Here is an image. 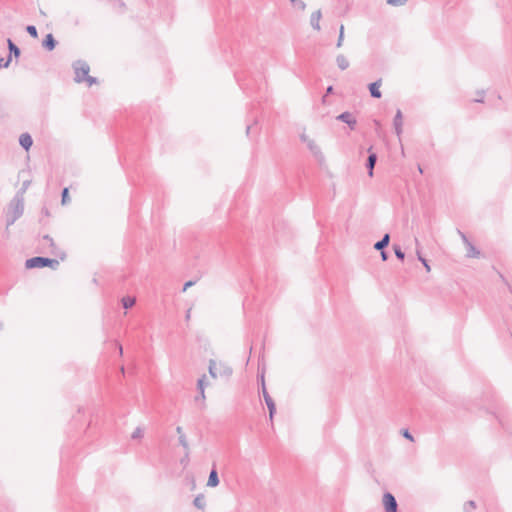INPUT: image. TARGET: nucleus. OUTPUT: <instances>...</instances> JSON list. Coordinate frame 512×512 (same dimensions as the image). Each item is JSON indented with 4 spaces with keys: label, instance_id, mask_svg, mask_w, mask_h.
Here are the masks:
<instances>
[{
    "label": "nucleus",
    "instance_id": "1",
    "mask_svg": "<svg viewBox=\"0 0 512 512\" xmlns=\"http://www.w3.org/2000/svg\"><path fill=\"white\" fill-rule=\"evenodd\" d=\"M24 212V200L19 196H14L10 201L6 210V225L7 227L13 225Z\"/></svg>",
    "mask_w": 512,
    "mask_h": 512
},
{
    "label": "nucleus",
    "instance_id": "2",
    "mask_svg": "<svg viewBox=\"0 0 512 512\" xmlns=\"http://www.w3.org/2000/svg\"><path fill=\"white\" fill-rule=\"evenodd\" d=\"M208 371L213 379L218 377L229 378L233 373V369L229 365L224 362H217L214 359L209 360Z\"/></svg>",
    "mask_w": 512,
    "mask_h": 512
},
{
    "label": "nucleus",
    "instance_id": "3",
    "mask_svg": "<svg viewBox=\"0 0 512 512\" xmlns=\"http://www.w3.org/2000/svg\"><path fill=\"white\" fill-rule=\"evenodd\" d=\"M59 265V262L55 259H50L46 257H32L26 260L25 267L28 269L32 268H43V267H52L55 268Z\"/></svg>",
    "mask_w": 512,
    "mask_h": 512
},
{
    "label": "nucleus",
    "instance_id": "4",
    "mask_svg": "<svg viewBox=\"0 0 512 512\" xmlns=\"http://www.w3.org/2000/svg\"><path fill=\"white\" fill-rule=\"evenodd\" d=\"M73 68L75 71V82H84V79L88 77L90 71L88 63L82 60H77L73 63Z\"/></svg>",
    "mask_w": 512,
    "mask_h": 512
},
{
    "label": "nucleus",
    "instance_id": "5",
    "mask_svg": "<svg viewBox=\"0 0 512 512\" xmlns=\"http://www.w3.org/2000/svg\"><path fill=\"white\" fill-rule=\"evenodd\" d=\"M260 381H261V385H262V395H263V398H264L265 403L267 405V408L269 410V418L272 421L273 417H274V414L276 412V405H275L274 400L272 399V397L269 395V393L266 390L264 374L263 373L260 376Z\"/></svg>",
    "mask_w": 512,
    "mask_h": 512
},
{
    "label": "nucleus",
    "instance_id": "6",
    "mask_svg": "<svg viewBox=\"0 0 512 512\" xmlns=\"http://www.w3.org/2000/svg\"><path fill=\"white\" fill-rule=\"evenodd\" d=\"M382 504L385 512H398V504L392 493L385 492L383 494Z\"/></svg>",
    "mask_w": 512,
    "mask_h": 512
},
{
    "label": "nucleus",
    "instance_id": "7",
    "mask_svg": "<svg viewBox=\"0 0 512 512\" xmlns=\"http://www.w3.org/2000/svg\"><path fill=\"white\" fill-rule=\"evenodd\" d=\"M337 120L346 123L350 129H355L357 121L352 113L346 111L337 116Z\"/></svg>",
    "mask_w": 512,
    "mask_h": 512
},
{
    "label": "nucleus",
    "instance_id": "8",
    "mask_svg": "<svg viewBox=\"0 0 512 512\" xmlns=\"http://www.w3.org/2000/svg\"><path fill=\"white\" fill-rule=\"evenodd\" d=\"M207 386L206 383V375H203L201 378L197 381V389L199 391V396L195 397V401L201 400L202 402L205 401V387Z\"/></svg>",
    "mask_w": 512,
    "mask_h": 512
},
{
    "label": "nucleus",
    "instance_id": "9",
    "mask_svg": "<svg viewBox=\"0 0 512 512\" xmlns=\"http://www.w3.org/2000/svg\"><path fill=\"white\" fill-rule=\"evenodd\" d=\"M393 126L395 129V133L398 137H400L402 133V126H403V115L400 109L396 111L394 120H393Z\"/></svg>",
    "mask_w": 512,
    "mask_h": 512
},
{
    "label": "nucleus",
    "instance_id": "10",
    "mask_svg": "<svg viewBox=\"0 0 512 512\" xmlns=\"http://www.w3.org/2000/svg\"><path fill=\"white\" fill-rule=\"evenodd\" d=\"M308 149L311 151V153L317 158L319 161H322L324 159V156L322 154V151L320 147L315 143L314 140H308L307 143Z\"/></svg>",
    "mask_w": 512,
    "mask_h": 512
},
{
    "label": "nucleus",
    "instance_id": "11",
    "mask_svg": "<svg viewBox=\"0 0 512 512\" xmlns=\"http://www.w3.org/2000/svg\"><path fill=\"white\" fill-rule=\"evenodd\" d=\"M381 84H382L381 79H378L377 81L369 84V91L373 98H377V99L381 98V96H382V93L380 91Z\"/></svg>",
    "mask_w": 512,
    "mask_h": 512
},
{
    "label": "nucleus",
    "instance_id": "12",
    "mask_svg": "<svg viewBox=\"0 0 512 512\" xmlns=\"http://www.w3.org/2000/svg\"><path fill=\"white\" fill-rule=\"evenodd\" d=\"M376 161H377V154L374 152H370V154L367 158V162H366V168L368 170V175L370 177L373 176Z\"/></svg>",
    "mask_w": 512,
    "mask_h": 512
},
{
    "label": "nucleus",
    "instance_id": "13",
    "mask_svg": "<svg viewBox=\"0 0 512 512\" xmlns=\"http://www.w3.org/2000/svg\"><path fill=\"white\" fill-rule=\"evenodd\" d=\"M322 17L321 10H317L311 14L310 17V24L313 27V29L319 31L321 29L320 27V19Z\"/></svg>",
    "mask_w": 512,
    "mask_h": 512
},
{
    "label": "nucleus",
    "instance_id": "14",
    "mask_svg": "<svg viewBox=\"0 0 512 512\" xmlns=\"http://www.w3.org/2000/svg\"><path fill=\"white\" fill-rule=\"evenodd\" d=\"M19 143L25 150H29L33 144V140L30 134L23 133L20 135Z\"/></svg>",
    "mask_w": 512,
    "mask_h": 512
},
{
    "label": "nucleus",
    "instance_id": "15",
    "mask_svg": "<svg viewBox=\"0 0 512 512\" xmlns=\"http://www.w3.org/2000/svg\"><path fill=\"white\" fill-rule=\"evenodd\" d=\"M56 44L57 42L51 33L47 34L42 42L43 47L49 51H52Z\"/></svg>",
    "mask_w": 512,
    "mask_h": 512
},
{
    "label": "nucleus",
    "instance_id": "16",
    "mask_svg": "<svg viewBox=\"0 0 512 512\" xmlns=\"http://www.w3.org/2000/svg\"><path fill=\"white\" fill-rule=\"evenodd\" d=\"M466 246V256L468 258H478L480 256V251L469 241L465 244Z\"/></svg>",
    "mask_w": 512,
    "mask_h": 512
},
{
    "label": "nucleus",
    "instance_id": "17",
    "mask_svg": "<svg viewBox=\"0 0 512 512\" xmlns=\"http://www.w3.org/2000/svg\"><path fill=\"white\" fill-rule=\"evenodd\" d=\"M336 64H337L338 68L342 71L346 70L350 65L349 60L343 54H338L336 56Z\"/></svg>",
    "mask_w": 512,
    "mask_h": 512
},
{
    "label": "nucleus",
    "instance_id": "18",
    "mask_svg": "<svg viewBox=\"0 0 512 512\" xmlns=\"http://www.w3.org/2000/svg\"><path fill=\"white\" fill-rule=\"evenodd\" d=\"M389 242H390V235L388 233H386V234H384V236L382 237L381 240H379L378 242H376L374 244V249L382 251L389 245Z\"/></svg>",
    "mask_w": 512,
    "mask_h": 512
},
{
    "label": "nucleus",
    "instance_id": "19",
    "mask_svg": "<svg viewBox=\"0 0 512 512\" xmlns=\"http://www.w3.org/2000/svg\"><path fill=\"white\" fill-rule=\"evenodd\" d=\"M219 484V477L218 473L215 468H213L209 474L207 486L209 487H216Z\"/></svg>",
    "mask_w": 512,
    "mask_h": 512
},
{
    "label": "nucleus",
    "instance_id": "20",
    "mask_svg": "<svg viewBox=\"0 0 512 512\" xmlns=\"http://www.w3.org/2000/svg\"><path fill=\"white\" fill-rule=\"evenodd\" d=\"M193 504L195 507H197L198 509H204L205 505H206V502H205V497L204 495L202 494H199L195 497L194 501H193Z\"/></svg>",
    "mask_w": 512,
    "mask_h": 512
},
{
    "label": "nucleus",
    "instance_id": "21",
    "mask_svg": "<svg viewBox=\"0 0 512 512\" xmlns=\"http://www.w3.org/2000/svg\"><path fill=\"white\" fill-rule=\"evenodd\" d=\"M179 444L185 450V457L188 458V456H189V444H188V441H187V438H186L185 434H181V436H179Z\"/></svg>",
    "mask_w": 512,
    "mask_h": 512
},
{
    "label": "nucleus",
    "instance_id": "22",
    "mask_svg": "<svg viewBox=\"0 0 512 512\" xmlns=\"http://www.w3.org/2000/svg\"><path fill=\"white\" fill-rule=\"evenodd\" d=\"M7 43L10 54H13L15 57H18L20 55V49L17 47V45L11 39H8Z\"/></svg>",
    "mask_w": 512,
    "mask_h": 512
},
{
    "label": "nucleus",
    "instance_id": "23",
    "mask_svg": "<svg viewBox=\"0 0 512 512\" xmlns=\"http://www.w3.org/2000/svg\"><path fill=\"white\" fill-rule=\"evenodd\" d=\"M136 303V299L134 297H129V296H126V297H123L122 298V305L125 309H129L131 307H133Z\"/></svg>",
    "mask_w": 512,
    "mask_h": 512
},
{
    "label": "nucleus",
    "instance_id": "24",
    "mask_svg": "<svg viewBox=\"0 0 512 512\" xmlns=\"http://www.w3.org/2000/svg\"><path fill=\"white\" fill-rule=\"evenodd\" d=\"M30 181L29 180H26L22 183V187L20 188L19 191H17V193L15 194V196H19L21 194V199L24 200V194L26 192V190L28 189V187L30 186Z\"/></svg>",
    "mask_w": 512,
    "mask_h": 512
},
{
    "label": "nucleus",
    "instance_id": "25",
    "mask_svg": "<svg viewBox=\"0 0 512 512\" xmlns=\"http://www.w3.org/2000/svg\"><path fill=\"white\" fill-rule=\"evenodd\" d=\"M343 42H344V25L342 24L339 28V36H338V40L336 43V47L341 48L343 46Z\"/></svg>",
    "mask_w": 512,
    "mask_h": 512
},
{
    "label": "nucleus",
    "instance_id": "26",
    "mask_svg": "<svg viewBox=\"0 0 512 512\" xmlns=\"http://www.w3.org/2000/svg\"><path fill=\"white\" fill-rule=\"evenodd\" d=\"M476 509V503L473 500H469L464 504L463 510L464 512H473Z\"/></svg>",
    "mask_w": 512,
    "mask_h": 512
},
{
    "label": "nucleus",
    "instance_id": "27",
    "mask_svg": "<svg viewBox=\"0 0 512 512\" xmlns=\"http://www.w3.org/2000/svg\"><path fill=\"white\" fill-rule=\"evenodd\" d=\"M393 249H394V253H395L396 257L400 260H404L405 253L402 251L401 247L398 245H394Z\"/></svg>",
    "mask_w": 512,
    "mask_h": 512
},
{
    "label": "nucleus",
    "instance_id": "28",
    "mask_svg": "<svg viewBox=\"0 0 512 512\" xmlns=\"http://www.w3.org/2000/svg\"><path fill=\"white\" fill-rule=\"evenodd\" d=\"M417 257H418V260L423 264V266L425 267L426 271H430V265L428 264L427 260L422 257L421 253H420V250L417 249Z\"/></svg>",
    "mask_w": 512,
    "mask_h": 512
},
{
    "label": "nucleus",
    "instance_id": "29",
    "mask_svg": "<svg viewBox=\"0 0 512 512\" xmlns=\"http://www.w3.org/2000/svg\"><path fill=\"white\" fill-rule=\"evenodd\" d=\"M26 31H27V33L31 37H33V38H37L38 37V32H37V29H36V27L34 25H28L26 27Z\"/></svg>",
    "mask_w": 512,
    "mask_h": 512
},
{
    "label": "nucleus",
    "instance_id": "30",
    "mask_svg": "<svg viewBox=\"0 0 512 512\" xmlns=\"http://www.w3.org/2000/svg\"><path fill=\"white\" fill-rule=\"evenodd\" d=\"M144 431L141 427H137L131 435L132 439H140L143 437Z\"/></svg>",
    "mask_w": 512,
    "mask_h": 512
},
{
    "label": "nucleus",
    "instance_id": "31",
    "mask_svg": "<svg viewBox=\"0 0 512 512\" xmlns=\"http://www.w3.org/2000/svg\"><path fill=\"white\" fill-rule=\"evenodd\" d=\"M297 8H299L300 10H305L306 8V4L304 1L302 0H290Z\"/></svg>",
    "mask_w": 512,
    "mask_h": 512
},
{
    "label": "nucleus",
    "instance_id": "32",
    "mask_svg": "<svg viewBox=\"0 0 512 512\" xmlns=\"http://www.w3.org/2000/svg\"><path fill=\"white\" fill-rule=\"evenodd\" d=\"M70 201L68 196V188H64L62 191V204L65 205Z\"/></svg>",
    "mask_w": 512,
    "mask_h": 512
},
{
    "label": "nucleus",
    "instance_id": "33",
    "mask_svg": "<svg viewBox=\"0 0 512 512\" xmlns=\"http://www.w3.org/2000/svg\"><path fill=\"white\" fill-rule=\"evenodd\" d=\"M387 2L394 6H400L407 2V0H387Z\"/></svg>",
    "mask_w": 512,
    "mask_h": 512
},
{
    "label": "nucleus",
    "instance_id": "34",
    "mask_svg": "<svg viewBox=\"0 0 512 512\" xmlns=\"http://www.w3.org/2000/svg\"><path fill=\"white\" fill-rule=\"evenodd\" d=\"M84 81L87 82L88 86H92L93 84L97 83V79L89 75L84 79Z\"/></svg>",
    "mask_w": 512,
    "mask_h": 512
},
{
    "label": "nucleus",
    "instance_id": "35",
    "mask_svg": "<svg viewBox=\"0 0 512 512\" xmlns=\"http://www.w3.org/2000/svg\"><path fill=\"white\" fill-rule=\"evenodd\" d=\"M402 435L406 439H408L410 441H414V437L412 436V434L407 429L402 430Z\"/></svg>",
    "mask_w": 512,
    "mask_h": 512
},
{
    "label": "nucleus",
    "instance_id": "36",
    "mask_svg": "<svg viewBox=\"0 0 512 512\" xmlns=\"http://www.w3.org/2000/svg\"><path fill=\"white\" fill-rule=\"evenodd\" d=\"M458 233H459V235H460V237H461V239H462V241H463V243H464V244H466L467 242H469V239L467 238V236H466L463 232L458 231Z\"/></svg>",
    "mask_w": 512,
    "mask_h": 512
},
{
    "label": "nucleus",
    "instance_id": "37",
    "mask_svg": "<svg viewBox=\"0 0 512 512\" xmlns=\"http://www.w3.org/2000/svg\"><path fill=\"white\" fill-rule=\"evenodd\" d=\"M195 284L194 281H188L184 284L183 291H186L189 287L193 286Z\"/></svg>",
    "mask_w": 512,
    "mask_h": 512
},
{
    "label": "nucleus",
    "instance_id": "38",
    "mask_svg": "<svg viewBox=\"0 0 512 512\" xmlns=\"http://www.w3.org/2000/svg\"><path fill=\"white\" fill-rule=\"evenodd\" d=\"M381 258L383 261H386L388 259V254L384 250L381 251Z\"/></svg>",
    "mask_w": 512,
    "mask_h": 512
},
{
    "label": "nucleus",
    "instance_id": "39",
    "mask_svg": "<svg viewBox=\"0 0 512 512\" xmlns=\"http://www.w3.org/2000/svg\"><path fill=\"white\" fill-rule=\"evenodd\" d=\"M43 239L49 242L50 245H53V239L49 235H45Z\"/></svg>",
    "mask_w": 512,
    "mask_h": 512
},
{
    "label": "nucleus",
    "instance_id": "40",
    "mask_svg": "<svg viewBox=\"0 0 512 512\" xmlns=\"http://www.w3.org/2000/svg\"><path fill=\"white\" fill-rule=\"evenodd\" d=\"M301 140L307 144V143H308V140H311V139H310L307 135L302 134V135H301Z\"/></svg>",
    "mask_w": 512,
    "mask_h": 512
},
{
    "label": "nucleus",
    "instance_id": "41",
    "mask_svg": "<svg viewBox=\"0 0 512 512\" xmlns=\"http://www.w3.org/2000/svg\"><path fill=\"white\" fill-rule=\"evenodd\" d=\"M500 277H501V279H502V280L507 284V286H508V288H509L510 292L512 293V287L508 284L507 280L504 278V276H503L502 274H500Z\"/></svg>",
    "mask_w": 512,
    "mask_h": 512
},
{
    "label": "nucleus",
    "instance_id": "42",
    "mask_svg": "<svg viewBox=\"0 0 512 512\" xmlns=\"http://www.w3.org/2000/svg\"><path fill=\"white\" fill-rule=\"evenodd\" d=\"M190 317H191V308L188 309L187 312H186V315H185L186 321L190 320Z\"/></svg>",
    "mask_w": 512,
    "mask_h": 512
},
{
    "label": "nucleus",
    "instance_id": "43",
    "mask_svg": "<svg viewBox=\"0 0 512 512\" xmlns=\"http://www.w3.org/2000/svg\"><path fill=\"white\" fill-rule=\"evenodd\" d=\"M176 432H177V434H178L179 436H181V434H184V433H183V429H182V427H181V426H177V427H176Z\"/></svg>",
    "mask_w": 512,
    "mask_h": 512
},
{
    "label": "nucleus",
    "instance_id": "44",
    "mask_svg": "<svg viewBox=\"0 0 512 512\" xmlns=\"http://www.w3.org/2000/svg\"><path fill=\"white\" fill-rule=\"evenodd\" d=\"M117 346H118V352H119V354H120V355H122V354H123V348H122V345L118 343V344H117Z\"/></svg>",
    "mask_w": 512,
    "mask_h": 512
},
{
    "label": "nucleus",
    "instance_id": "45",
    "mask_svg": "<svg viewBox=\"0 0 512 512\" xmlns=\"http://www.w3.org/2000/svg\"><path fill=\"white\" fill-rule=\"evenodd\" d=\"M480 95H481V98H480V96H477V99H475V102H483V99H482L483 92H481Z\"/></svg>",
    "mask_w": 512,
    "mask_h": 512
},
{
    "label": "nucleus",
    "instance_id": "46",
    "mask_svg": "<svg viewBox=\"0 0 512 512\" xmlns=\"http://www.w3.org/2000/svg\"><path fill=\"white\" fill-rule=\"evenodd\" d=\"M480 95H481V98H480V96H477V99H475V102H483V99H482L483 92H481Z\"/></svg>",
    "mask_w": 512,
    "mask_h": 512
},
{
    "label": "nucleus",
    "instance_id": "47",
    "mask_svg": "<svg viewBox=\"0 0 512 512\" xmlns=\"http://www.w3.org/2000/svg\"><path fill=\"white\" fill-rule=\"evenodd\" d=\"M333 92V87L332 86H329L327 89H326V94H331Z\"/></svg>",
    "mask_w": 512,
    "mask_h": 512
},
{
    "label": "nucleus",
    "instance_id": "48",
    "mask_svg": "<svg viewBox=\"0 0 512 512\" xmlns=\"http://www.w3.org/2000/svg\"><path fill=\"white\" fill-rule=\"evenodd\" d=\"M250 129H251V126L248 125L247 128H246V134L249 135V132H250Z\"/></svg>",
    "mask_w": 512,
    "mask_h": 512
},
{
    "label": "nucleus",
    "instance_id": "49",
    "mask_svg": "<svg viewBox=\"0 0 512 512\" xmlns=\"http://www.w3.org/2000/svg\"><path fill=\"white\" fill-rule=\"evenodd\" d=\"M9 62H10V59L7 60V62L4 64V66L7 67Z\"/></svg>",
    "mask_w": 512,
    "mask_h": 512
},
{
    "label": "nucleus",
    "instance_id": "50",
    "mask_svg": "<svg viewBox=\"0 0 512 512\" xmlns=\"http://www.w3.org/2000/svg\"><path fill=\"white\" fill-rule=\"evenodd\" d=\"M418 170H419L420 173H423V170H422L421 166H418Z\"/></svg>",
    "mask_w": 512,
    "mask_h": 512
},
{
    "label": "nucleus",
    "instance_id": "51",
    "mask_svg": "<svg viewBox=\"0 0 512 512\" xmlns=\"http://www.w3.org/2000/svg\"><path fill=\"white\" fill-rule=\"evenodd\" d=\"M2 328V323L0 322V329Z\"/></svg>",
    "mask_w": 512,
    "mask_h": 512
}]
</instances>
